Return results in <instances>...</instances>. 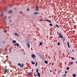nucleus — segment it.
<instances>
[{"label":"nucleus","mask_w":77,"mask_h":77,"mask_svg":"<svg viewBox=\"0 0 77 77\" xmlns=\"http://www.w3.org/2000/svg\"><path fill=\"white\" fill-rule=\"evenodd\" d=\"M23 66H24V65H23V64H22L21 66L20 67H23Z\"/></svg>","instance_id":"obj_21"},{"label":"nucleus","mask_w":77,"mask_h":77,"mask_svg":"<svg viewBox=\"0 0 77 77\" xmlns=\"http://www.w3.org/2000/svg\"><path fill=\"white\" fill-rule=\"evenodd\" d=\"M34 14L35 15H37L38 14H39V13L38 12H35V13H34Z\"/></svg>","instance_id":"obj_9"},{"label":"nucleus","mask_w":77,"mask_h":77,"mask_svg":"<svg viewBox=\"0 0 77 77\" xmlns=\"http://www.w3.org/2000/svg\"><path fill=\"white\" fill-rule=\"evenodd\" d=\"M58 45H60V42H58Z\"/></svg>","instance_id":"obj_23"},{"label":"nucleus","mask_w":77,"mask_h":77,"mask_svg":"<svg viewBox=\"0 0 77 77\" xmlns=\"http://www.w3.org/2000/svg\"><path fill=\"white\" fill-rule=\"evenodd\" d=\"M28 74L29 75H32V74H31V73H30L29 72L28 73Z\"/></svg>","instance_id":"obj_22"},{"label":"nucleus","mask_w":77,"mask_h":77,"mask_svg":"<svg viewBox=\"0 0 77 77\" xmlns=\"http://www.w3.org/2000/svg\"><path fill=\"white\" fill-rule=\"evenodd\" d=\"M65 72V73H67V71H66Z\"/></svg>","instance_id":"obj_39"},{"label":"nucleus","mask_w":77,"mask_h":77,"mask_svg":"<svg viewBox=\"0 0 77 77\" xmlns=\"http://www.w3.org/2000/svg\"><path fill=\"white\" fill-rule=\"evenodd\" d=\"M17 36H18V37H19V36L17 35Z\"/></svg>","instance_id":"obj_47"},{"label":"nucleus","mask_w":77,"mask_h":77,"mask_svg":"<svg viewBox=\"0 0 77 77\" xmlns=\"http://www.w3.org/2000/svg\"><path fill=\"white\" fill-rule=\"evenodd\" d=\"M5 50H6V51H7V49H5Z\"/></svg>","instance_id":"obj_42"},{"label":"nucleus","mask_w":77,"mask_h":77,"mask_svg":"<svg viewBox=\"0 0 77 77\" xmlns=\"http://www.w3.org/2000/svg\"><path fill=\"white\" fill-rule=\"evenodd\" d=\"M36 72H37V73H38V68L36 69Z\"/></svg>","instance_id":"obj_19"},{"label":"nucleus","mask_w":77,"mask_h":77,"mask_svg":"<svg viewBox=\"0 0 77 77\" xmlns=\"http://www.w3.org/2000/svg\"><path fill=\"white\" fill-rule=\"evenodd\" d=\"M31 57H32V58H33V59H35V58L36 57V56L34 54H32L31 55Z\"/></svg>","instance_id":"obj_2"},{"label":"nucleus","mask_w":77,"mask_h":77,"mask_svg":"<svg viewBox=\"0 0 77 77\" xmlns=\"http://www.w3.org/2000/svg\"><path fill=\"white\" fill-rule=\"evenodd\" d=\"M49 25L51 26H53V24L52 23H50Z\"/></svg>","instance_id":"obj_20"},{"label":"nucleus","mask_w":77,"mask_h":77,"mask_svg":"<svg viewBox=\"0 0 77 77\" xmlns=\"http://www.w3.org/2000/svg\"><path fill=\"white\" fill-rule=\"evenodd\" d=\"M16 44L17 47H18V46H19V44L16 43Z\"/></svg>","instance_id":"obj_17"},{"label":"nucleus","mask_w":77,"mask_h":77,"mask_svg":"<svg viewBox=\"0 0 77 77\" xmlns=\"http://www.w3.org/2000/svg\"><path fill=\"white\" fill-rule=\"evenodd\" d=\"M72 76H73V77H75V76H76V75L75 74H73L72 75Z\"/></svg>","instance_id":"obj_18"},{"label":"nucleus","mask_w":77,"mask_h":77,"mask_svg":"<svg viewBox=\"0 0 77 77\" xmlns=\"http://www.w3.org/2000/svg\"><path fill=\"white\" fill-rule=\"evenodd\" d=\"M56 27H58V28H59L60 27L59 26V25H57V24H56Z\"/></svg>","instance_id":"obj_15"},{"label":"nucleus","mask_w":77,"mask_h":77,"mask_svg":"<svg viewBox=\"0 0 77 77\" xmlns=\"http://www.w3.org/2000/svg\"><path fill=\"white\" fill-rule=\"evenodd\" d=\"M7 73H8L9 72V71H8V70H7Z\"/></svg>","instance_id":"obj_35"},{"label":"nucleus","mask_w":77,"mask_h":77,"mask_svg":"<svg viewBox=\"0 0 77 77\" xmlns=\"http://www.w3.org/2000/svg\"><path fill=\"white\" fill-rule=\"evenodd\" d=\"M72 51H73H73H74V50H73V49H72Z\"/></svg>","instance_id":"obj_41"},{"label":"nucleus","mask_w":77,"mask_h":77,"mask_svg":"<svg viewBox=\"0 0 77 77\" xmlns=\"http://www.w3.org/2000/svg\"><path fill=\"white\" fill-rule=\"evenodd\" d=\"M18 65H19V66H21V64L20 63H19L18 64Z\"/></svg>","instance_id":"obj_27"},{"label":"nucleus","mask_w":77,"mask_h":77,"mask_svg":"<svg viewBox=\"0 0 77 77\" xmlns=\"http://www.w3.org/2000/svg\"><path fill=\"white\" fill-rule=\"evenodd\" d=\"M26 44H27L28 45V48H30V44L29 43H27Z\"/></svg>","instance_id":"obj_5"},{"label":"nucleus","mask_w":77,"mask_h":77,"mask_svg":"<svg viewBox=\"0 0 77 77\" xmlns=\"http://www.w3.org/2000/svg\"><path fill=\"white\" fill-rule=\"evenodd\" d=\"M31 62H32V64L33 65H35V62H33L32 61H31Z\"/></svg>","instance_id":"obj_11"},{"label":"nucleus","mask_w":77,"mask_h":77,"mask_svg":"<svg viewBox=\"0 0 77 77\" xmlns=\"http://www.w3.org/2000/svg\"><path fill=\"white\" fill-rule=\"evenodd\" d=\"M10 77H11L10 76Z\"/></svg>","instance_id":"obj_50"},{"label":"nucleus","mask_w":77,"mask_h":77,"mask_svg":"<svg viewBox=\"0 0 77 77\" xmlns=\"http://www.w3.org/2000/svg\"><path fill=\"white\" fill-rule=\"evenodd\" d=\"M3 14H1V15H0L1 17H2V16H3Z\"/></svg>","instance_id":"obj_31"},{"label":"nucleus","mask_w":77,"mask_h":77,"mask_svg":"<svg viewBox=\"0 0 77 77\" xmlns=\"http://www.w3.org/2000/svg\"><path fill=\"white\" fill-rule=\"evenodd\" d=\"M50 71L51 72H52V70H50Z\"/></svg>","instance_id":"obj_33"},{"label":"nucleus","mask_w":77,"mask_h":77,"mask_svg":"<svg viewBox=\"0 0 77 77\" xmlns=\"http://www.w3.org/2000/svg\"><path fill=\"white\" fill-rule=\"evenodd\" d=\"M37 65H38V62H36L35 63V66H37Z\"/></svg>","instance_id":"obj_25"},{"label":"nucleus","mask_w":77,"mask_h":77,"mask_svg":"<svg viewBox=\"0 0 77 77\" xmlns=\"http://www.w3.org/2000/svg\"><path fill=\"white\" fill-rule=\"evenodd\" d=\"M15 35H18V34H15Z\"/></svg>","instance_id":"obj_40"},{"label":"nucleus","mask_w":77,"mask_h":77,"mask_svg":"<svg viewBox=\"0 0 77 77\" xmlns=\"http://www.w3.org/2000/svg\"><path fill=\"white\" fill-rule=\"evenodd\" d=\"M35 11H39V8L37 7L35 9Z\"/></svg>","instance_id":"obj_6"},{"label":"nucleus","mask_w":77,"mask_h":77,"mask_svg":"<svg viewBox=\"0 0 77 77\" xmlns=\"http://www.w3.org/2000/svg\"><path fill=\"white\" fill-rule=\"evenodd\" d=\"M39 45H42V42H40V44H39Z\"/></svg>","instance_id":"obj_12"},{"label":"nucleus","mask_w":77,"mask_h":77,"mask_svg":"<svg viewBox=\"0 0 77 77\" xmlns=\"http://www.w3.org/2000/svg\"><path fill=\"white\" fill-rule=\"evenodd\" d=\"M11 20H10V22H11Z\"/></svg>","instance_id":"obj_46"},{"label":"nucleus","mask_w":77,"mask_h":77,"mask_svg":"<svg viewBox=\"0 0 77 77\" xmlns=\"http://www.w3.org/2000/svg\"><path fill=\"white\" fill-rule=\"evenodd\" d=\"M58 35H59V37H60L61 39H63V35H62V34L61 33V32H59Z\"/></svg>","instance_id":"obj_1"},{"label":"nucleus","mask_w":77,"mask_h":77,"mask_svg":"<svg viewBox=\"0 0 77 77\" xmlns=\"http://www.w3.org/2000/svg\"><path fill=\"white\" fill-rule=\"evenodd\" d=\"M52 65H54V63H52Z\"/></svg>","instance_id":"obj_37"},{"label":"nucleus","mask_w":77,"mask_h":77,"mask_svg":"<svg viewBox=\"0 0 77 77\" xmlns=\"http://www.w3.org/2000/svg\"><path fill=\"white\" fill-rule=\"evenodd\" d=\"M27 11H30V9H29V8H27Z\"/></svg>","instance_id":"obj_26"},{"label":"nucleus","mask_w":77,"mask_h":77,"mask_svg":"<svg viewBox=\"0 0 77 77\" xmlns=\"http://www.w3.org/2000/svg\"><path fill=\"white\" fill-rule=\"evenodd\" d=\"M71 58L72 59V60H74L75 59L74 58H72V57H71Z\"/></svg>","instance_id":"obj_24"},{"label":"nucleus","mask_w":77,"mask_h":77,"mask_svg":"<svg viewBox=\"0 0 77 77\" xmlns=\"http://www.w3.org/2000/svg\"><path fill=\"white\" fill-rule=\"evenodd\" d=\"M40 21H41V20H40Z\"/></svg>","instance_id":"obj_49"},{"label":"nucleus","mask_w":77,"mask_h":77,"mask_svg":"<svg viewBox=\"0 0 77 77\" xmlns=\"http://www.w3.org/2000/svg\"><path fill=\"white\" fill-rule=\"evenodd\" d=\"M2 77H5V76L4 75H2Z\"/></svg>","instance_id":"obj_36"},{"label":"nucleus","mask_w":77,"mask_h":77,"mask_svg":"<svg viewBox=\"0 0 77 77\" xmlns=\"http://www.w3.org/2000/svg\"><path fill=\"white\" fill-rule=\"evenodd\" d=\"M67 44L68 46V47L69 48H70L71 47V46L69 45V42H67Z\"/></svg>","instance_id":"obj_3"},{"label":"nucleus","mask_w":77,"mask_h":77,"mask_svg":"<svg viewBox=\"0 0 77 77\" xmlns=\"http://www.w3.org/2000/svg\"><path fill=\"white\" fill-rule=\"evenodd\" d=\"M38 75H37V76H38V75L39 77H40V73H38Z\"/></svg>","instance_id":"obj_10"},{"label":"nucleus","mask_w":77,"mask_h":77,"mask_svg":"<svg viewBox=\"0 0 77 77\" xmlns=\"http://www.w3.org/2000/svg\"><path fill=\"white\" fill-rule=\"evenodd\" d=\"M66 69L67 70H68V69H69V67H67V68H66Z\"/></svg>","instance_id":"obj_28"},{"label":"nucleus","mask_w":77,"mask_h":77,"mask_svg":"<svg viewBox=\"0 0 77 77\" xmlns=\"http://www.w3.org/2000/svg\"><path fill=\"white\" fill-rule=\"evenodd\" d=\"M70 52H71V53H72V51H70Z\"/></svg>","instance_id":"obj_48"},{"label":"nucleus","mask_w":77,"mask_h":77,"mask_svg":"<svg viewBox=\"0 0 77 77\" xmlns=\"http://www.w3.org/2000/svg\"><path fill=\"white\" fill-rule=\"evenodd\" d=\"M7 69H5V71H4V74H6V72H7Z\"/></svg>","instance_id":"obj_7"},{"label":"nucleus","mask_w":77,"mask_h":77,"mask_svg":"<svg viewBox=\"0 0 77 77\" xmlns=\"http://www.w3.org/2000/svg\"><path fill=\"white\" fill-rule=\"evenodd\" d=\"M19 13L21 14H23V13L21 12H20Z\"/></svg>","instance_id":"obj_30"},{"label":"nucleus","mask_w":77,"mask_h":77,"mask_svg":"<svg viewBox=\"0 0 77 77\" xmlns=\"http://www.w3.org/2000/svg\"><path fill=\"white\" fill-rule=\"evenodd\" d=\"M63 38L62 41L63 42H64L65 41V37H63Z\"/></svg>","instance_id":"obj_4"},{"label":"nucleus","mask_w":77,"mask_h":77,"mask_svg":"<svg viewBox=\"0 0 77 77\" xmlns=\"http://www.w3.org/2000/svg\"><path fill=\"white\" fill-rule=\"evenodd\" d=\"M45 63L46 64H47V63H48V61H45Z\"/></svg>","instance_id":"obj_13"},{"label":"nucleus","mask_w":77,"mask_h":77,"mask_svg":"<svg viewBox=\"0 0 77 77\" xmlns=\"http://www.w3.org/2000/svg\"><path fill=\"white\" fill-rule=\"evenodd\" d=\"M12 43H16L17 42L15 40H13L12 42Z\"/></svg>","instance_id":"obj_8"},{"label":"nucleus","mask_w":77,"mask_h":77,"mask_svg":"<svg viewBox=\"0 0 77 77\" xmlns=\"http://www.w3.org/2000/svg\"><path fill=\"white\" fill-rule=\"evenodd\" d=\"M7 18V17L5 16V20Z\"/></svg>","instance_id":"obj_29"},{"label":"nucleus","mask_w":77,"mask_h":77,"mask_svg":"<svg viewBox=\"0 0 77 77\" xmlns=\"http://www.w3.org/2000/svg\"><path fill=\"white\" fill-rule=\"evenodd\" d=\"M71 64L72 65V64H73V62H72L71 63Z\"/></svg>","instance_id":"obj_34"},{"label":"nucleus","mask_w":77,"mask_h":77,"mask_svg":"<svg viewBox=\"0 0 77 77\" xmlns=\"http://www.w3.org/2000/svg\"><path fill=\"white\" fill-rule=\"evenodd\" d=\"M66 75V74H64V75H63V76H65Z\"/></svg>","instance_id":"obj_32"},{"label":"nucleus","mask_w":77,"mask_h":77,"mask_svg":"<svg viewBox=\"0 0 77 77\" xmlns=\"http://www.w3.org/2000/svg\"><path fill=\"white\" fill-rule=\"evenodd\" d=\"M46 21H48V22H51V21L50 20H46Z\"/></svg>","instance_id":"obj_14"},{"label":"nucleus","mask_w":77,"mask_h":77,"mask_svg":"<svg viewBox=\"0 0 77 77\" xmlns=\"http://www.w3.org/2000/svg\"><path fill=\"white\" fill-rule=\"evenodd\" d=\"M76 63H77V61H76Z\"/></svg>","instance_id":"obj_45"},{"label":"nucleus","mask_w":77,"mask_h":77,"mask_svg":"<svg viewBox=\"0 0 77 77\" xmlns=\"http://www.w3.org/2000/svg\"><path fill=\"white\" fill-rule=\"evenodd\" d=\"M12 10H10L8 11V13H12Z\"/></svg>","instance_id":"obj_16"},{"label":"nucleus","mask_w":77,"mask_h":77,"mask_svg":"<svg viewBox=\"0 0 77 77\" xmlns=\"http://www.w3.org/2000/svg\"><path fill=\"white\" fill-rule=\"evenodd\" d=\"M4 32H5V33H6V31H4Z\"/></svg>","instance_id":"obj_38"},{"label":"nucleus","mask_w":77,"mask_h":77,"mask_svg":"<svg viewBox=\"0 0 77 77\" xmlns=\"http://www.w3.org/2000/svg\"><path fill=\"white\" fill-rule=\"evenodd\" d=\"M10 72H12V70H10Z\"/></svg>","instance_id":"obj_44"},{"label":"nucleus","mask_w":77,"mask_h":77,"mask_svg":"<svg viewBox=\"0 0 77 77\" xmlns=\"http://www.w3.org/2000/svg\"><path fill=\"white\" fill-rule=\"evenodd\" d=\"M8 18H10V16H9V17Z\"/></svg>","instance_id":"obj_43"}]
</instances>
